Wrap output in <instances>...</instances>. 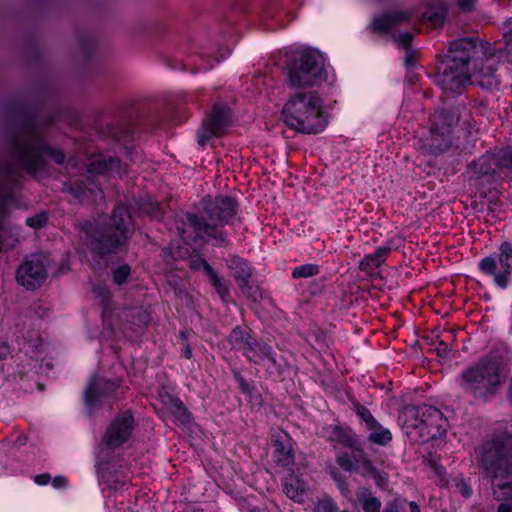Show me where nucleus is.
Wrapping results in <instances>:
<instances>
[{
  "label": "nucleus",
  "mask_w": 512,
  "mask_h": 512,
  "mask_svg": "<svg viewBox=\"0 0 512 512\" xmlns=\"http://www.w3.org/2000/svg\"><path fill=\"white\" fill-rule=\"evenodd\" d=\"M51 117H42L26 103H15L9 109V128L5 143L8 158L0 159V252L19 243L20 227L10 222L11 209L18 206L16 189L23 177L22 170L35 176L45 171L46 156L63 164V150L51 147L45 138Z\"/></svg>",
  "instance_id": "1"
},
{
  "label": "nucleus",
  "mask_w": 512,
  "mask_h": 512,
  "mask_svg": "<svg viewBox=\"0 0 512 512\" xmlns=\"http://www.w3.org/2000/svg\"><path fill=\"white\" fill-rule=\"evenodd\" d=\"M497 159V170L500 169H512V148L501 150L495 154Z\"/></svg>",
  "instance_id": "38"
},
{
  "label": "nucleus",
  "mask_w": 512,
  "mask_h": 512,
  "mask_svg": "<svg viewBox=\"0 0 512 512\" xmlns=\"http://www.w3.org/2000/svg\"><path fill=\"white\" fill-rule=\"evenodd\" d=\"M251 335L249 332L245 331L239 326H236L233 328L231 333L229 334V343L231 344L232 348L237 350L243 343L249 339Z\"/></svg>",
  "instance_id": "34"
},
{
  "label": "nucleus",
  "mask_w": 512,
  "mask_h": 512,
  "mask_svg": "<svg viewBox=\"0 0 512 512\" xmlns=\"http://www.w3.org/2000/svg\"><path fill=\"white\" fill-rule=\"evenodd\" d=\"M134 430V418L130 411L118 414L108 426L102 443L111 450L121 447Z\"/></svg>",
  "instance_id": "15"
},
{
  "label": "nucleus",
  "mask_w": 512,
  "mask_h": 512,
  "mask_svg": "<svg viewBox=\"0 0 512 512\" xmlns=\"http://www.w3.org/2000/svg\"><path fill=\"white\" fill-rule=\"evenodd\" d=\"M273 15H274V13H273L272 9H268L264 13V16L267 17V18L268 17H273Z\"/></svg>",
  "instance_id": "59"
},
{
  "label": "nucleus",
  "mask_w": 512,
  "mask_h": 512,
  "mask_svg": "<svg viewBox=\"0 0 512 512\" xmlns=\"http://www.w3.org/2000/svg\"><path fill=\"white\" fill-rule=\"evenodd\" d=\"M120 161L118 158L103 157L89 164L87 173L73 183H64L63 191L69 192L81 204H89L103 198L100 184L95 180V174H105L118 171Z\"/></svg>",
  "instance_id": "10"
},
{
  "label": "nucleus",
  "mask_w": 512,
  "mask_h": 512,
  "mask_svg": "<svg viewBox=\"0 0 512 512\" xmlns=\"http://www.w3.org/2000/svg\"><path fill=\"white\" fill-rule=\"evenodd\" d=\"M255 342H256V339L253 338L252 336H250L249 339L246 340L243 343V345H241V347H239L237 350L241 351L245 355V357L247 358L249 353L252 352V348H253V345H255Z\"/></svg>",
  "instance_id": "49"
},
{
  "label": "nucleus",
  "mask_w": 512,
  "mask_h": 512,
  "mask_svg": "<svg viewBox=\"0 0 512 512\" xmlns=\"http://www.w3.org/2000/svg\"><path fill=\"white\" fill-rule=\"evenodd\" d=\"M48 222V213L46 211H41L34 216L28 217L26 219V225L33 229H41Z\"/></svg>",
  "instance_id": "40"
},
{
  "label": "nucleus",
  "mask_w": 512,
  "mask_h": 512,
  "mask_svg": "<svg viewBox=\"0 0 512 512\" xmlns=\"http://www.w3.org/2000/svg\"><path fill=\"white\" fill-rule=\"evenodd\" d=\"M479 268L483 273L493 275L499 287L506 288L512 273V244L503 242L499 253L483 258L479 262Z\"/></svg>",
  "instance_id": "11"
},
{
  "label": "nucleus",
  "mask_w": 512,
  "mask_h": 512,
  "mask_svg": "<svg viewBox=\"0 0 512 512\" xmlns=\"http://www.w3.org/2000/svg\"><path fill=\"white\" fill-rule=\"evenodd\" d=\"M452 143V133L431 127L429 135L424 139L423 147L428 153L437 156L446 152Z\"/></svg>",
  "instance_id": "19"
},
{
  "label": "nucleus",
  "mask_w": 512,
  "mask_h": 512,
  "mask_svg": "<svg viewBox=\"0 0 512 512\" xmlns=\"http://www.w3.org/2000/svg\"><path fill=\"white\" fill-rule=\"evenodd\" d=\"M372 432L368 436V440L371 443L379 444L382 446L387 445L392 440V434L390 430L383 428H378L377 430H371Z\"/></svg>",
  "instance_id": "33"
},
{
  "label": "nucleus",
  "mask_w": 512,
  "mask_h": 512,
  "mask_svg": "<svg viewBox=\"0 0 512 512\" xmlns=\"http://www.w3.org/2000/svg\"><path fill=\"white\" fill-rule=\"evenodd\" d=\"M475 0H458V5L463 11L472 10Z\"/></svg>",
  "instance_id": "52"
},
{
  "label": "nucleus",
  "mask_w": 512,
  "mask_h": 512,
  "mask_svg": "<svg viewBox=\"0 0 512 512\" xmlns=\"http://www.w3.org/2000/svg\"><path fill=\"white\" fill-rule=\"evenodd\" d=\"M131 274V268L128 264L115 268L112 272L113 282L117 285H123L128 282Z\"/></svg>",
  "instance_id": "37"
},
{
  "label": "nucleus",
  "mask_w": 512,
  "mask_h": 512,
  "mask_svg": "<svg viewBox=\"0 0 512 512\" xmlns=\"http://www.w3.org/2000/svg\"><path fill=\"white\" fill-rule=\"evenodd\" d=\"M411 18L412 13L409 11H389L382 16L375 18L372 22V28L377 32H388L390 29L408 23Z\"/></svg>",
  "instance_id": "20"
},
{
  "label": "nucleus",
  "mask_w": 512,
  "mask_h": 512,
  "mask_svg": "<svg viewBox=\"0 0 512 512\" xmlns=\"http://www.w3.org/2000/svg\"><path fill=\"white\" fill-rule=\"evenodd\" d=\"M343 512H347V511H343Z\"/></svg>",
  "instance_id": "62"
},
{
  "label": "nucleus",
  "mask_w": 512,
  "mask_h": 512,
  "mask_svg": "<svg viewBox=\"0 0 512 512\" xmlns=\"http://www.w3.org/2000/svg\"><path fill=\"white\" fill-rule=\"evenodd\" d=\"M383 512H399V510H398V506H397V504H395V503H389V504H387V506L384 508Z\"/></svg>",
  "instance_id": "53"
},
{
  "label": "nucleus",
  "mask_w": 512,
  "mask_h": 512,
  "mask_svg": "<svg viewBox=\"0 0 512 512\" xmlns=\"http://www.w3.org/2000/svg\"><path fill=\"white\" fill-rule=\"evenodd\" d=\"M502 32L504 41H512V17L503 23Z\"/></svg>",
  "instance_id": "48"
},
{
  "label": "nucleus",
  "mask_w": 512,
  "mask_h": 512,
  "mask_svg": "<svg viewBox=\"0 0 512 512\" xmlns=\"http://www.w3.org/2000/svg\"><path fill=\"white\" fill-rule=\"evenodd\" d=\"M410 511L411 512H420L419 506L416 504V502H410Z\"/></svg>",
  "instance_id": "57"
},
{
  "label": "nucleus",
  "mask_w": 512,
  "mask_h": 512,
  "mask_svg": "<svg viewBox=\"0 0 512 512\" xmlns=\"http://www.w3.org/2000/svg\"><path fill=\"white\" fill-rule=\"evenodd\" d=\"M171 409L173 417L179 424L185 425L191 422L192 416L180 399L173 400Z\"/></svg>",
  "instance_id": "31"
},
{
  "label": "nucleus",
  "mask_w": 512,
  "mask_h": 512,
  "mask_svg": "<svg viewBox=\"0 0 512 512\" xmlns=\"http://www.w3.org/2000/svg\"><path fill=\"white\" fill-rule=\"evenodd\" d=\"M354 411L366 424L367 429L377 430L378 428H381L379 422L374 418L370 410L365 406L361 405L360 403H355Z\"/></svg>",
  "instance_id": "30"
},
{
  "label": "nucleus",
  "mask_w": 512,
  "mask_h": 512,
  "mask_svg": "<svg viewBox=\"0 0 512 512\" xmlns=\"http://www.w3.org/2000/svg\"><path fill=\"white\" fill-rule=\"evenodd\" d=\"M417 58V52L412 49L405 50L404 63L407 69H411L415 66Z\"/></svg>",
  "instance_id": "46"
},
{
  "label": "nucleus",
  "mask_w": 512,
  "mask_h": 512,
  "mask_svg": "<svg viewBox=\"0 0 512 512\" xmlns=\"http://www.w3.org/2000/svg\"><path fill=\"white\" fill-rule=\"evenodd\" d=\"M357 502L361 505L364 512H380L382 503L370 489L360 487L356 491Z\"/></svg>",
  "instance_id": "25"
},
{
  "label": "nucleus",
  "mask_w": 512,
  "mask_h": 512,
  "mask_svg": "<svg viewBox=\"0 0 512 512\" xmlns=\"http://www.w3.org/2000/svg\"><path fill=\"white\" fill-rule=\"evenodd\" d=\"M319 273V266L316 264H304L296 267L292 271V277L294 279L298 278H309L315 276Z\"/></svg>",
  "instance_id": "35"
},
{
  "label": "nucleus",
  "mask_w": 512,
  "mask_h": 512,
  "mask_svg": "<svg viewBox=\"0 0 512 512\" xmlns=\"http://www.w3.org/2000/svg\"><path fill=\"white\" fill-rule=\"evenodd\" d=\"M457 491L465 498H469L472 495L471 487L466 483L463 478H457L454 480Z\"/></svg>",
  "instance_id": "44"
},
{
  "label": "nucleus",
  "mask_w": 512,
  "mask_h": 512,
  "mask_svg": "<svg viewBox=\"0 0 512 512\" xmlns=\"http://www.w3.org/2000/svg\"><path fill=\"white\" fill-rule=\"evenodd\" d=\"M503 381L500 362L494 357L484 356L462 372L460 386L475 398L487 399L497 393Z\"/></svg>",
  "instance_id": "8"
},
{
  "label": "nucleus",
  "mask_w": 512,
  "mask_h": 512,
  "mask_svg": "<svg viewBox=\"0 0 512 512\" xmlns=\"http://www.w3.org/2000/svg\"><path fill=\"white\" fill-rule=\"evenodd\" d=\"M230 124V109L226 105L215 104L197 132L198 143L205 146L213 137H220Z\"/></svg>",
  "instance_id": "12"
},
{
  "label": "nucleus",
  "mask_w": 512,
  "mask_h": 512,
  "mask_svg": "<svg viewBox=\"0 0 512 512\" xmlns=\"http://www.w3.org/2000/svg\"><path fill=\"white\" fill-rule=\"evenodd\" d=\"M462 109L464 106L461 105L437 109L430 118L431 127L452 133L460 121Z\"/></svg>",
  "instance_id": "18"
},
{
  "label": "nucleus",
  "mask_w": 512,
  "mask_h": 512,
  "mask_svg": "<svg viewBox=\"0 0 512 512\" xmlns=\"http://www.w3.org/2000/svg\"><path fill=\"white\" fill-rule=\"evenodd\" d=\"M440 346H441V350H443V351L447 350V345L444 342H441Z\"/></svg>",
  "instance_id": "60"
},
{
  "label": "nucleus",
  "mask_w": 512,
  "mask_h": 512,
  "mask_svg": "<svg viewBox=\"0 0 512 512\" xmlns=\"http://www.w3.org/2000/svg\"><path fill=\"white\" fill-rule=\"evenodd\" d=\"M112 138L119 143L127 144L133 139L134 128L132 124H121L110 128Z\"/></svg>",
  "instance_id": "29"
},
{
  "label": "nucleus",
  "mask_w": 512,
  "mask_h": 512,
  "mask_svg": "<svg viewBox=\"0 0 512 512\" xmlns=\"http://www.w3.org/2000/svg\"><path fill=\"white\" fill-rule=\"evenodd\" d=\"M239 288L241 289L242 293L245 296H247L248 298L253 299L254 301L257 300V298L259 296V289H258V287L254 286L250 282V279L246 280V285L245 286H239Z\"/></svg>",
  "instance_id": "43"
},
{
  "label": "nucleus",
  "mask_w": 512,
  "mask_h": 512,
  "mask_svg": "<svg viewBox=\"0 0 512 512\" xmlns=\"http://www.w3.org/2000/svg\"><path fill=\"white\" fill-rule=\"evenodd\" d=\"M8 353V347L4 342H0V359L5 357Z\"/></svg>",
  "instance_id": "55"
},
{
  "label": "nucleus",
  "mask_w": 512,
  "mask_h": 512,
  "mask_svg": "<svg viewBox=\"0 0 512 512\" xmlns=\"http://www.w3.org/2000/svg\"><path fill=\"white\" fill-rule=\"evenodd\" d=\"M274 457L282 466H288L294 461V452L290 445L286 446L282 441L274 442Z\"/></svg>",
  "instance_id": "28"
},
{
  "label": "nucleus",
  "mask_w": 512,
  "mask_h": 512,
  "mask_svg": "<svg viewBox=\"0 0 512 512\" xmlns=\"http://www.w3.org/2000/svg\"><path fill=\"white\" fill-rule=\"evenodd\" d=\"M446 15H447V7L441 1H435V2L431 3L424 13V17L434 27L442 25L446 18Z\"/></svg>",
  "instance_id": "27"
},
{
  "label": "nucleus",
  "mask_w": 512,
  "mask_h": 512,
  "mask_svg": "<svg viewBox=\"0 0 512 512\" xmlns=\"http://www.w3.org/2000/svg\"><path fill=\"white\" fill-rule=\"evenodd\" d=\"M138 207L142 213L151 215L153 217L159 216L160 209L158 204L150 198L141 199L138 203Z\"/></svg>",
  "instance_id": "39"
},
{
  "label": "nucleus",
  "mask_w": 512,
  "mask_h": 512,
  "mask_svg": "<svg viewBox=\"0 0 512 512\" xmlns=\"http://www.w3.org/2000/svg\"><path fill=\"white\" fill-rule=\"evenodd\" d=\"M391 252L389 245L381 246L376 249L374 253L366 255L360 262V269L367 273L373 272L375 269L380 267Z\"/></svg>",
  "instance_id": "22"
},
{
  "label": "nucleus",
  "mask_w": 512,
  "mask_h": 512,
  "mask_svg": "<svg viewBox=\"0 0 512 512\" xmlns=\"http://www.w3.org/2000/svg\"><path fill=\"white\" fill-rule=\"evenodd\" d=\"M283 490L287 497L295 502L302 503L306 492V484L294 474H288L283 479Z\"/></svg>",
  "instance_id": "21"
},
{
  "label": "nucleus",
  "mask_w": 512,
  "mask_h": 512,
  "mask_svg": "<svg viewBox=\"0 0 512 512\" xmlns=\"http://www.w3.org/2000/svg\"><path fill=\"white\" fill-rule=\"evenodd\" d=\"M201 262H202V266H203L205 273L209 277V281H210L211 285L214 287V289L216 290L219 297L223 301H226L228 299V297L230 296L228 286L222 280V278H220L218 276L216 271L211 267V265L207 261L202 260Z\"/></svg>",
  "instance_id": "26"
},
{
  "label": "nucleus",
  "mask_w": 512,
  "mask_h": 512,
  "mask_svg": "<svg viewBox=\"0 0 512 512\" xmlns=\"http://www.w3.org/2000/svg\"><path fill=\"white\" fill-rule=\"evenodd\" d=\"M233 375H234V378L235 380L238 382L239 384V388L241 389V391L245 394H250L251 393V390H252V387L250 386V384L244 379V377L237 371H234L233 372Z\"/></svg>",
  "instance_id": "45"
},
{
  "label": "nucleus",
  "mask_w": 512,
  "mask_h": 512,
  "mask_svg": "<svg viewBox=\"0 0 512 512\" xmlns=\"http://www.w3.org/2000/svg\"><path fill=\"white\" fill-rule=\"evenodd\" d=\"M325 78L324 58L316 50L296 52L287 63V79L291 88L313 87Z\"/></svg>",
  "instance_id": "9"
},
{
  "label": "nucleus",
  "mask_w": 512,
  "mask_h": 512,
  "mask_svg": "<svg viewBox=\"0 0 512 512\" xmlns=\"http://www.w3.org/2000/svg\"><path fill=\"white\" fill-rule=\"evenodd\" d=\"M329 441L335 443V447L339 445L351 451V454L340 452L336 456V463L344 471L368 477L375 476L376 469L364 451V443L349 426H331Z\"/></svg>",
  "instance_id": "7"
},
{
  "label": "nucleus",
  "mask_w": 512,
  "mask_h": 512,
  "mask_svg": "<svg viewBox=\"0 0 512 512\" xmlns=\"http://www.w3.org/2000/svg\"><path fill=\"white\" fill-rule=\"evenodd\" d=\"M313 512H339V507L331 497L324 496L317 500Z\"/></svg>",
  "instance_id": "36"
},
{
  "label": "nucleus",
  "mask_w": 512,
  "mask_h": 512,
  "mask_svg": "<svg viewBox=\"0 0 512 512\" xmlns=\"http://www.w3.org/2000/svg\"><path fill=\"white\" fill-rule=\"evenodd\" d=\"M493 50L491 57L496 59V64L506 62L512 66V41H504L503 46L493 47Z\"/></svg>",
  "instance_id": "32"
},
{
  "label": "nucleus",
  "mask_w": 512,
  "mask_h": 512,
  "mask_svg": "<svg viewBox=\"0 0 512 512\" xmlns=\"http://www.w3.org/2000/svg\"><path fill=\"white\" fill-rule=\"evenodd\" d=\"M333 478L336 481V483L338 485V488L341 491V493L344 496H348L349 489H348V485H347V483L345 481V478L342 475L338 474V473H334L333 474Z\"/></svg>",
  "instance_id": "47"
},
{
  "label": "nucleus",
  "mask_w": 512,
  "mask_h": 512,
  "mask_svg": "<svg viewBox=\"0 0 512 512\" xmlns=\"http://www.w3.org/2000/svg\"><path fill=\"white\" fill-rule=\"evenodd\" d=\"M408 437L415 442L440 438L447 432L448 419L434 406L420 405L406 408L400 414Z\"/></svg>",
  "instance_id": "6"
},
{
  "label": "nucleus",
  "mask_w": 512,
  "mask_h": 512,
  "mask_svg": "<svg viewBox=\"0 0 512 512\" xmlns=\"http://www.w3.org/2000/svg\"><path fill=\"white\" fill-rule=\"evenodd\" d=\"M230 50L225 49L223 52L220 53L219 57H215V62L218 63L220 60L226 58V56L229 54Z\"/></svg>",
  "instance_id": "56"
},
{
  "label": "nucleus",
  "mask_w": 512,
  "mask_h": 512,
  "mask_svg": "<svg viewBox=\"0 0 512 512\" xmlns=\"http://www.w3.org/2000/svg\"><path fill=\"white\" fill-rule=\"evenodd\" d=\"M192 356V350L189 344H186L183 350V357L186 359H190Z\"/></svg>",
  "instance_id": "54"
},
{
  "label": "nucleus",
  "mask_w": 512,
  "mask_h": 512,
  "mask_svg": "<svg viewBox=\"0 0 512 512\" xmlns=\"http://www.w3.org/2000/svg\"><path fill=\"white\" fill-rule=\"evenodd\" d=\"M50 480L51 476L48 473L39 474L34 477V481L38 485H46L50 482Z\"/></svg>",
  "instance_id": "51"
},
{
  "label": "nucleus",
  "mask_w": 512,
  "mask_h": 512,
  "mask_svg": "<svg viewBox=\"0 0 512 512\" xmlns=\"http://www.w3.org/2000/svg\"><path fill=\"white\" fill-rule=\"evenodd\" d=\"M414 35L410 32L402 33L397 36H394V41L397 45L405 50L411 49V43L413 41Z\"/></svg>",
  "instance_id": "42"
},
{
  "label": "nucleus",
  "mask_w": 512,
  "mask_h": 512,
  "mask_svg": "<svg viewBox=\"0 0 512 512\" xmlns=\"http://www.w3.org/2000/svg\"><path fill=\"white\" fill-rule=\"evenodd\" d=\"M493 46L479 37H464L449 42L445 61L472 72L473 82L490 90L498 85Z\"/></svg>",
  "instance_id": "3"
},
{
  "label": "nucleus",
  "mask_w": 512,
  "mask_h": 512,
  "mask_svg": "<svg viewBox=\"0 0 512 512\" xmlns=\"http://www.w3.org/2000/svg\"><path fill=\"white\" fill-rule=\"evenodd\" d=\"M282 114L285 124L302 134H318L328 124L322 99L316 91L291 95L283 106Z\"/></svg>",
  "instance_id": "5"
},
{
  "label": "nucleus",
  "mask_w": 512,
  "mask_h": 512,
  "mask_svg": "<svg viewBox=\"0 0 512 512\" xmlns=\"http://www.w3.org/2000/svg\"><path fill=\"white\" fill-rule=\"evenodd\" d=\"M495 154H485L468 165L470 180L491 183L497 173Z\"/></svg>",
  "instance_id": "17"
},
{
  "label": "nucleus",
  "mask_w": 512,
  "mask_h": 512,
  "mask_svg": "<svg viewBox=\"0 0 512 512\" xmlns=\"http://www.w3.org/2000/svg\"><path fill=\"white\" fill-rule=\"evenodd\" d=\"M238 203L231 196H217L204 199L197 213H187L176 221L178 234L185 238L191 229L196 237L209 241L214 245L226 244V238L222 231L224 225H233L237 220Z\"/></svg>",
  "instance_id": "2"
},
{
  "label": "nucleus",
  "mask_w": 512,
  "mask_h": 512,
  "mask_svg": "<svg viewBox=\"0 0 512 512\" xmlns=\"http://www.w3.org/2000/svg\"><path fill=\"white\" fill-rule=\"evenodd\" d=\"M25 443H26L25 437H18L17 440L15 441V445H17V446H22Z\"/></svg>",
  "instance_id": "58"
},
{
  "label": "nucleus",
  "mask_w": 512,
  "mask_h": 512,
  "mask_svg": "<svg viewBox=\"0 0 512 512\" xmlns=\"http://www.w3.org/2000/svg\"><path fill=\"white\" fill-rule=\"evenodd\" d=\"M229 268L236 279L238 286H245L246 280L252 276V270L249 264L238 256H234L229 261Z\"/></svg>",
  "instance_id": "24"
},
{
  "label": "nucleus",
  "mask_w": 512,
  "mask_h": 512,
  "mask_svg": "<svg viewBox=\"0 0 512 512\" xmlns=\"http://www.w3.org/2000/svg\"><path fill=\"white\" fill-rule=\"evenodd\" d=\"M116 388V383L109 379L99 376L92 377L84 391L85 406L92 409L102 405Z\"/></svg>",
  "instance_id": "16"
},
{
  "label": "nucleus",
  "mask_w": 512,
  "mask_h": 512,
  "mask_svg": "<svg viewBox=\"0 0 512 512\" xmlns=\"http://www.w3.org/2000/svg\"><path fill=\"white\" fill-rule=\"evenodd\" d=\"M246 359L255 364H260L265 360H268L274 367L279 366L272 347L267 343L259 342L257 340L255 345H253L252 352L249 353Z\"/></svg>",
  "instance_id": "23"
},
{
  "label": "nucleus",
  "mask_w": 512,
  "mask_h": 512,
  "mask_svg": "<svg viewBox=\"0 0 512 512\" xmlns=\"http://www.w3.org/2000/svg\"><path fill=\"white\" fill-rule=\"evenodd\" d=\"M180 337L184 339V338L186 337V333H185L184 331H182V332L180 333Z\"/></svg>",
  "instance_id": "61"
},
{
  "label": "nucleus",
  "mask_w": 512,
  "mask_h": 512,
  "mask_svg": "<svg viewBox=\"0 0 512 512\" xmlns=\"http://www.w3.org/2000/svg\"><path fill=\"white\" fill-rule=\"evenodd\" d=\"M52 485L54 488H65L68 485V480L64 476H56L52 480Z\"/></svg>",
  "instance_id": "50"
},
{
  "label": "nucleus",
  "mask_w": 512,
  "mask_h": 512,
  "mask_svg": "<svg viewBox=\"0 0 512 512\" xmlns=\"http://www.w3.org/2000/svg\"><path fill=\"white\" fill-rule=\"evenodd\" d=\"M133 232L131 213L123 204L114 207L108 226L92 221L80 225V238L84 245L101 258L125 246Z\"/></svg>",
  "instance_id": "4"
},
{
  "label": "nucleus",
  "mask_w": 512,
  "mask_h": 512,
  "mask_svg": "<svg viewBox=\"0 0 512 512\" xmlns=\"http://www.w3.org/2000/svg\"><path fill=\"white\" fill-rule=\"evenodd\" d=\"M47 259L42 254H33L17 269L16 279L27 289L41 286L47 278Z\"/></svg>",
  "instance_id": "14"
},
{
  "label": "nucleus",
  "mask_w": 512,
  "mask_h": 512,
  "mask_svg": "<svg viewBox=\"0 0 512 512\" xmlns=\"http://www.w3.org/2000/svg\"><path fill=\"white\" fill-rule=\"evenodd\" d=\"M443 63L444 68L436 75L435 82L444 93L459 95L465 90L470 81L474 83L472 72L458 67L456 64H450L446 61Z\"/></svg>",
  "instance_id": "13"
},
{
  "label": "nucleus",
  "mask_w": 512,
  "mask_h": 512,
  "mask_svg": "<svg viewBox=\"0 0 512 512\" xmlns=\"http://www.w3.org/2000/svg\"><path fill=\"white\" fill-rule=\"evenodd\" d=\"M132 324L138 327L147 325L150 322V315L142 308L133 309L130 313Z\"/></svg>",
  "instance_id": "41"
}]
</instances>
